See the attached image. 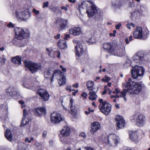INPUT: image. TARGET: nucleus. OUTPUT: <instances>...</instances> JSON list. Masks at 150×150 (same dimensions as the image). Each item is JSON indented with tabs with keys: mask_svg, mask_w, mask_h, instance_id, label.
<instances>
[{
	"mask_svg": "<svg viewBox=\"0 0 150 150\" xmlns=\"http://www.w3.org/2000/svg\"><path fill=\"white\" fill-rule=\"evenodd\" d=\"M68 21L67 20L61 19L60 20V28L61 30L64 29L67 27Z\"/></svg>",
	"mask_w": 150,
	"mask_h": 150,
	"instance_id": "25",
	"label": "nucleus"
},
{
	"mask_svg": "<svg viewBox=\"0 0 150 150\" xmlns=\"http://www.w3.org/2000/svg\"><path fill=\"white\" fill-rule=\"evenodd\" d=\"M126 89H124L120 92L122 97L126 96V93H128L130 95L137 94L140 92L142 88L141 85L138 83H135L129 78L126 84H124Z\"/></svg>",
	"mask_w": 150,
	"mask_h": 150,
	"instance_id": "1",
	"label": "nucleus"
},
{
	"mask_svg": "<svg viewBox=\"0 0 150 150\" xmlns=\"http://www.w3.org/2000/svg\"><path fill=\"white\" fill-rule=\"evenodd\" d=\"M94 83L91 81H88L86 83V86L89 91H92L93 89Z\"/></svg>",
	"mask_w": 150,
	"mask_h": 150,
	"instance_id": "31",
	"label": "nucleus"
},
{
	"mask_svg": "<svg viewBox=\"0 0 150 150\" xmlns=\"http://www.w3.org/2000/svg\"><path fill=\"white\" fill-rule=\"evenodd\" d=\"M58 45L60 49H64L67 47L66 42L63 40H60L58 41Z\"/></svg>",
	"mask_w": 150,
	"mask_h": 150,
	"instance_id": "24",
	"label": "nucleus"
},
{
	"mask_svg": "<svg viewBox=\"0 0 150 150\" xmlns=\"http://www.w3.org/2000/svg\"><path fill=\"white\" fill-rule=\"evenodd\" d=\"M144 54L142 52H139L136 54L133 57L132 59L134 62L140 63L144 59Z\"/></svg>",
	"mask_w": 150,
	"mask_h": 150,
	"instance_id": "15",
	"label": "nucleus"
},
{
	"mask_svg": "<svg viewBox=\"0 0 150 150\" xmlns=\"http://www.w3.org/2000/svg\"><path fill=\"white\" fill-rule=\"evenodd\" d=\"M50 118L52 122L53 123H58L63 121L64 119L63 116L56 112H53L51 114Z\"/></svg>",
	"mask_w": 150,
	"mask_h": 150,
	"instance_id": "12",
	"label": "nucleus"
},
{
	"mask_svg": "<svg viewBox=\"0 0 150 150\" xmlns=\"http://www.w3.org/2000/svg\"><path fill=\"white\" fill-rule=\"evenodd\" d=\"M121 24L119 23L118 24L116 25L115 26V28L116 29H119L120 27L121 26Z\"/></svg>",
	"mask_w": 150,
	"mask_h": 150,
	"instance_id": "45",
	"label": "nucleus"
},
{
	"mask_svg": "<svg viewBox=\"0 0 150 150\" xmlns=\"http://www.w3.org/2000/svg\"><path fill=\"white\" fill-rule=\"evenodd\" d=\"M115 98H118L122 97V96L121 95H118L117 94H116L115 95Z\"/></svg>",
	"mask_w": 150,
	"mask_h": 150,
	"instance_id": "56",
	"label": "nucleus"
},
{
	"mask_svg": "<svg viewBox=\"0 0 150 150\" xmlns=\"http://www.w3.org/2000/svg\"><path fill=\"white\" fill-rule=\"evenodd\" d=\"M33 112L36 115L40 116L45 114L46 110L45 108H38L33 109Z\"/></svg>",
	"mask_w": 150,
	"mask_h": 150,
	"instance_id": "20",
	"label": "nucleus"
},
{
	"mask_svg": "<svg viewBox=\"0 0 150 150\" xmlns=\"http://www.w3.org/2000/svg\"><path fill=\"white\" fill-rule=\"evenodd\" d=\"M69 32L70 34L74 35H78L81 33V30L79 27H75L71 28L69 30Z\"/></svg>",
	"mask_w": 150,
	"mask_h": 150,
	"instance_id": "21",
	"label": "nucleus"
},
{
	"mask_svg": "<svg viewBox=\"0 0 150 150\" xmlns=\"http://www.w3.org/2000/svg\"><path fill=\"white\" fill-rule=\"evenodd\" d=\"M110 53L115 56L121 57L125 55V52L120 45H114L112 50H110Z\"/></svg>",
	"mask_w": 150,
	"mask_h": 150,
	"instance_id": "9",
	"label": "nucleus"
},
{
	"mask_svg": "<svg viewBox=\"0 0 150 150\" xmlns=\"http://www.w3.org/2000/svg\"><path fill=\"white\" fill-rule=\"evenodd\" d=\"M26 44V40L24 39L23 40H20L18 44V45L20 47H22L24 46Z\"/></svg>",
	"mask_w": 150,
	"mask_h": 150,
	"instance_id": "35",
	"label": "nucleus"
},
{
	"mask_svg": "<svg viewBox=\"0 0 150 150\" xmlns=\"http://www.w3.org/2000/svg\"><path fill=\"white\" fill-rule=\"evenodd\" d=\"M145 120L144 116L142 114H139L136 118V124L138 126L142 127L144 125Z\"/></svg>",
	"mask_w": 150,
	"mask_h": 150,
	"instance_id": "16",
	"label": "nucleus"
},
{
	"mask_svg": "<svg viewBox=\"0 0 150 150\" xmlns=\"http://www.w3.org/2000/svg\"><path fill=\"white\" fill-rule=\"evenodd\" d=\"M5 136L6 138L10 141H11L12 139V136L11 133L8 129H7L6 130Z\"/></svg>",
	"mask_w": 150,
	"mask_h": 150,
	"instance_id": "30",
	"label": "nucleus"
},
{
	"mask_svg": "<svg viewBox=\"0 0 150 150\" xmlns=\"http://www.w3.org/2000/svg\"><path fill=\"white\" fill-rule=\"evenodd\" d=\"M71 131L70 128L67 126H65L61 130L60 134V141L64 142L66 140V137L70 134Z\"/></svg>",
	"mask_w": 150,
	"mask_h": 150,
	"instance_id": "11",
	"label": "nucleus"
},
{
	"mask_svg": "<svg viewBox=\"0 0 150 150\" xmlns=\"http://www.w3.org/2000/svg\"><path fill=\"white\" fill-rule=\"evenodd\" d=\"M86 150H94V149L88 147L86 149Z\"/></svg>",
	"mask_w": 150,
	"mask_h": 150,
	"instance_id": "63",
	"label": "nucleus"
},
{
	"mask_svg": "<svg viewBox=\"0 0 150 150\" xmlns=\"http://www.w3.org/2000/svg\"><path fill=\"white\" fill-rule=\"evenodd\" d=\"M110 79V78L108 77L107 76H105V78H102L101 79V81H103L105 82H108Z\"/></svg>",
	"mask_w": 150,
	"mask_h": 150,
	"instance_id": "36",
	"label": "nucleus"
},
{
	"mask_svg": "<svg viewBox=\"0 0 150 150\" xmlns=\"http://www.w3.org/2000/svg\"><path fill=\"white\" fill-rule=\"evenodd\" d=\"M52 72L50 70H46L44 73V77L46 79H50L52 76Z\"/></svg>",
	"mask_w": 150,
	"mask_h": 150,
	"instance_id": "32",
	"label": "nucleus"
},
{
	"mask_svg": "<svg viewBox=\"0 0 150 150\" xmlns=\"http://www.w3.org/2000/svg\"><path fill=\"white\" fill-rule=\"evenodd\" d=\"M68 1L70 2L74 3L76 1V0H68Z\"/></svg>",
	"mask_w": 150,
	"mask_h": 150,
	"instance_id": "55",
	"label": "nucleus"
},
{
	"mask_svg": "<svg viewBox=\"0 0 150 150\" xmlns=\"http://www.w3.org/2000/svg\"><path fill=\"white\" fill-rule=\"evenodd\" d=\"M128 25H129L131 26L133 28H134L135 27V25L132 23H128Z\"/></svg>",
	"mask_w": 150,
	"mask_h": 150,
	"instance_id": "52",
	"label": "nucleus"
},
{
	"mask_svg": "<svg viewBox=\"0 0 150 150\" xmlns=\"http://www.w3.org/2000/svg\"><path fill=\"white\" fill-rule=\"evenodd\" d=\"M32 12L34 13L36 15H38L40 13L39 11V10H37L35 8H34L33 9Z\"/></svg>",
	"mask_w": 150,
	"mask_h": 150,
	"instance_id": "39",
	"label": "nucleus"
},
{
	"mask_svg": "<svg viewBox=\"0 0 150 150\" xmlns=\"http://www.w3.org/2000/svg\"><path fill=\"white\" fill-rule=\"evenodd\" d=\"M70 38V35L69 34H65L64 35V39L65 40H68L69 38Z\"/></svg>",
	"mask_w": 150,
	"mask_h": 150,
	"instance_id": "46",
	"label": "nucleus"
},
{
	"mask_svg": "<svg viewBox=\"0 0 150 150\" xmlns=\"http://www.w3.org/2000/svg\"><path fill=\"white\" fill-rule=\"evenodd\" d=\"M107 90L105 89V90L103 91V92L102 93V95H104V94H105L106 93H107Z\"/></svg>",
	"mask_w": 150,
	"mask_h": 150,
	"instance_id": "57",
	"label": "nucleus"
},
{
	"mask_svg": "<svg viewBox=\"0 0 150 150\" xmlns=\"http://www.w3.org/2000/svg\"><path fill=\"white\" fill-rule=\"evenodd\" d=\"M79 11L81 8L86 9V13L88 17H92L98 12V8L95 4L91 1H83L79 6Z\"/></svg>",
	"mask_w": 150,
	"mask_h": 150,
	"instance_id": "2",
	"label": "nucleus"
},
{
	"mask_svg": "<svg viewBox=\"0 0 150 150\" xmlns=\"http://www.w3.org/2000/svg\"><path fill=\"white\" fill-rule=\"evenodd\" d=\"M23 114L22 119L21 122V126H24L28 122L29 120L27 118V116L28 115L27 113L26 110H24L23 111Z\"/></svg>",
	"mask_w": 150,
	"mask_h": 150,
	"instance_id": "22",
	"label": "nucleus"
},
{
	"mask_svg": "<svg viewBox=\"0 0 150 150\" xmlns=\"http://www.w3.org/2000/svg\"><path fill=\"white\" fill-rule=\"evenodd\" d=\"M12 61L15 64H20L21 63V58L18 56H17L12 59Z\"/></svg>",
	"mask_w": 150,
	"mask_h": 150,
	"instance_id": "33",
	"label": "nucleus"
},
{
	"mask_svg": "<svg viewBox=\"0 0 150 150\" xmlns=\"http://www.w3.org/2000/svg\"><path fill=\"white\" fill-rule=\"evenodd\" d=\"M64 73L62 72L59 70H55L53 74L52 75L51 78V82H52L54 81L53 79L54 76H56L57 79H59L58 81V83L60 86L64 85L66 83V79L65 76H64Z\"/></svg>",
	"mask_w": 150,
	"mask_h": 150,
	"instance_id": "6",
	"label": "nucleus"
},
{
	"mask_svg": "<svg viewBox=\"0 0 150 150\" xmlns=\"http://www.w3.org/2000/svg\"><path fill=\"white\" fill-rule=\"evenodd\" d=\"M104 142L109 146H115L119 141V138L115 134H109L106 138Z\"/></svg>",
	"mask_w": 150,
	"mask_h": 150,
	"instance_id": "8",
	"label": "nucleus"
},
{
	"mask_svg": "<svg viewBox=\"0 0 150 150\" xmlns=\"http://www.w3.org/2000/svg\"><path fill=\"white\" fill-rule=\"evenodd\" d=\"M78 92V90H76V91L75 92H73L72 93V94L74 95V96H75V94L76 93H77Z\"/></svg>",
	"mask_w": 150,
	"mask_h": 150,
	"instance_id": "61",
	"label": "nucleus"
},
{
	"mask_svg": "<svg viewBox=\"0 0 150 150\" xmlns=\"http://www.w3.org/2000/svg\"><path fill=\"white\" fill-rule=\"evenodd\" d=\"M144 71L145 69L142 67L135 65L131 70L132 76L134 79L139 80L143 76Z\"/></svg>",
	"mask_w": 150,
	"mask_h": 150,
	"instance_id": "3",
	"label": "nucleus"
},
{
	"mask_svg": "<svg viewBox=\"0 0 150 150\" xmlns=\"http://www.w3.org/2000/svg\"><path fill=\"white\" fill-rule=\"evenodd\" d=\"M61 8L62 10H64L65 11H67V8L65 6H62L61 7Z\"/></svg>",
	"mask_w": 150,
	"mask_h": 150,
	"instance_id": "51",
	"label": "nucleus"
},
{
	"mask_svg": "<svg viewBox=\"0 0 150 150\" xmlns=\"http://www.w3.org/2000/svg\"><path fill=\"white\" fill-rule=\"evenodd\" d=\"M81 96L83 97L84 98H86L88 96V94L85 92H83L81 94Z\"/></svg>",
	"mask_w": 150,
	"mask_h": 150,
	"instance_id": "43",
	"label": "nucleus"
},
{
	"mask_svg": "<svg viewBox=\"0 0 150 150\" xmlns=\"http://www.w3.org/2000/svg\"><path fill=\"white\" fill-rule=\"evenodd\" d=\"M22 12L19 9L16 10L15 12L16 16L17 18H20L22 20Z\"/></svg>",
	"mask_w": 150,
	"mask_h": 150,
	"instance_id": "34",
	"label": "nucleus"
},
{
	"mask_svg": "<svg viewBox=\"0 0 150 150\" xmlns=\"http://www.w3.org/2000/svg\"><path fill=\"white\" fill-rule=\"evenodd\" d=\"M80 135L83 137H86L84 133L81 134Z\"/></svg>",
	"mask_w": 150,
	"mask_h": 150,
	"instance_id": "64",
	"label": "nucleus"
},
{
	"mask_svg": "<svg viewBox=\"0 0 150 150\" xmlns=\"http://www.w3.org/2000/svg\"><path fill=\"white\" fill-rule=\"evenodd\" d=\"M114 45L109 43H105L103 44V45L104 49L108 51L110 53V50H112Z\"/></svg>",
	"mask_w": 150,
	"mask_h": 150,
	"instance_id": "26",
	"label": "nucleus"
},
{
	"mask_svg": "<svg viewBox=\"0 0 150 150\" xmlns=\"http://www.w3.org/2000/svg\"><path fill=\"white\" fill-rule=\"evenodd\" d=\"M47 134V132L46 131H44L42 133L43 137H46Z\"/></svg>",
	"mask_w": 150,
	"mask_h": 150,
	"instance_id": "49",
	"label": "nucleus"
},
{
	"mask_svg": "<svg viewBox=\"0 0 150 150\" xmlns=\"http://www.w3.org/2000/svg\"><path fill=\"white\" fill-rule=\"evenodd\" d=\"M142 32V28L141 27H137L134 32V36L136 38L144 39Z\"/></svg>",
	"mask_w": 150,
	"mask_h": 150,
	"instance_id": "17",
	"label": "nucleus"
},
{
	"mask_svg": "<svg viewBox=\"0 0 150 150\" xmlns=\"http://www.w3.org/2000/svg\"><path fill=\"white\" fill-rule=\"evenodd\" d=\"M7 95L13 97H18L19 96V93L13 87H10L6 90Z\"/></svg>",
	"mask_w": 150,
	"mask_h": 150,
	"instance_id": "14",
	"label": "nucleus"
},
{
	"mask_svg": "<svg viewBox=\"0 0 150 150\" xmlns=\"http://www.w3.org/2000/svg\"><path fill=\"white\" fill-rule=\"evenodd\" d=\"M125 41L127 44H129V41L128 39L127 38H126L125 39Z\"/></svg>",
	"mask_w": 150,
	"mask_h": 150,
	"instance_id": "59",
	"label": "nucleus"
},
{
	"mask_svg": "<svg viewBox=\"0 0 150 150\" xmlns=\"http://www.w3.org/2000/svg\"><path fill=\"white\" fill-rule=\"evenodd\" d=\"M23 86L25 88H29V87L28 86V83H27V81L25 82L24 83H23Z\"/></svg>",
	"mask_w": 150,
	"mask_h": 150,
	"instance_id": "42",
	"label": "nucleus"
},
{
	"mask_svg": "<svg viewBox=\"0 0 150 150\" xmlns=\"http://www.w3.org/2000/svg\"><path fill=\"white\" fill-rule=\"evenodd\" d=\"M89 99L91 100H96L98 96L95 91H90L89 93Z\"/></svg>",
	"mask_w": 150,
	"mask_h": 150,
	"instance_id": "28",
	"label": "nucleus"
},
{
	"mask_svg": "<svg viewBox=\"0 0 150 150\" xmlns=\"http://www.w3.org/2000/svg\"><path fill=\"white\" fill-rule=\"evenodd\" d=\"M66 89L67 91H69V92H71L72 91L71 89V86H68L66 88Z\"/></svg>",
	"mask_w": 150,
	"mask_h": 150,
	"instance_id": "41",
	"label": "nucleus"
},
{
	"mask_svg": "<svg viewBox=\"0 0 150 150\" xmlns=\"http://www.w3.org/2000/svg\"><path fill=\"white\" fill-rule=\"evenodd\" d=\"M88 110L90 112H93L94 111V110L93 109H91L90 108H88Z\"/></svg>",
	"mask_w": 150,
	"mask_h": 150,
	"instance_id": "54",
	"label": "nucleus"
},
{
	"mask_svg": "<svg viewBox=\"0 0 150 150\" xmlns=\"http://www.w3.org/2000/svg\"><path fill=\"white\" fill-rule=\"evenodd\" d=\"M22 20L23 21H27L30 16V14L27 10L22 11Z\"/></svg>",
	"mask_w": 150,
	"mask_h": 150,
	"instance_id": "23",
	"label": "nucleus"
},
{
	"mask_svg": "<svg viewBox=\"0 0 150 150\" xmlns=\"http://www.w3.org/2000/svg\"><path fill=\"white\" fill-rule=\"evenodd\" d=\"M121 5L120 0H112V6L114 8H119Z\"/></svg>",
	"mask_w": 150,
	"mask_h": 150,
	"instance_id": "29",
	"label": "nucleus"
},
{
	"mask_svg": "<svg viewBox=\"0 0 150 150\" xmlns=\"http://www.w3.org/2000/svg\"><path fill=\"white\" fill-rule=\"evenodd\" d=\"M18 103H20L21 104V105H23L24 104V102L22 100H19L18 101Z\"/></svg>",
	"mask_w": 150,
	"mask_h": 150,
	"instance_id": "58",
	"label": "nucleus"
},
{
	"mask_svg": "<svg viewBox=\"0 0 150 150\" xmlns=\"http://www.w3.org/2000/svg\"><path fill=\"white\" fill-rule=\"evenodd\" d=\"M49 5V3L48 1H47L43 3V8H45L46 7H47Z\"/></svg>",
	"mask_w": 150,
	"mask_h": 150,
	"instance_id": "40",
	"label": "nucleus"
},
{
	"mask_svg": "<svg viewBox=\"0 0 150 150\" xmlns=\"http://www.w3.org/2000/svg\"><path fill=\"white\" fill-rule=\"evenodd\" d=\"M16 38L18 40H21L28 38L30 35L28 30L25 28L16 27L14 28Z\"/></svg>",
	"mask_w": 150,
	"mask_h": 150,
	"instance_id": "4",
	"label": "nucleus"
},
{
	"mask_svg": "<svg viewBox=\"0 0 150 150\" xmlns=\"http://www.w3.org/2000/svg\"><path fill=\"white\" fill-rule=\"evenodd\" d=\"M33 140V137H31L30 139V140H29V141H28V142L29 143H30L31 142V141H32Z\"/></svg>",
	"mask_w": 150,
	"mask_h": 150,
	"instance_id": "60",
	"label": "nucleus"
},
{
	"mask_svg": "<svg viewBox=\"0 0 150 150\" xmlns=\"http://www.w3.org/2000/svg\"><path fill=\"white\" fill-rule=\"evenodd\" d=\"M75 45V50L76 57H79L84 52L83 45L79 41L75 40L74 41Z\"/></svg>",
	"mask_w": 150,
	"mask_h": 150,
	"instance_id": "10",
	"label": "nucleus"
},
{
	"mask_svg": "<svg viewBox=\"0 0 150 150\" xmlns=\"http://www.w3.org/2000/svg\"><path fill=\"white\" fill-rule=\"evenodd\" d=\"M38 93L45 101H47L49 97L47 92L45 89H40L38 91Z\"/></svg>",
	"mask_w": 150,
	"mask_h": 150,
	"instance_id": "18",
	"label": "nucleus"
},
{
	"mask_svg": "<svg viewBox=\"0 0 150 150\" xmlns=\"http://www.w3.org/2000/svg\"><path fill=\"white\" fill-rule=\"evenodd\" d=\"M98 102L100 103L99 108L101 112L106 115H108L111 111V105L106 101H103L102 99H99Z\"/></svg>",
	"mask_w": 150,
	"mask_h": 150,
	"instance_id": "5",
	"label": "nucleus"
},
{
	"mask_svg": "<svg viewBox=\"0 0 150 150\" xmlns=\"http://www.w3.org/2000/svg\"><path fill=\"white\" fill-rule=\"evenodd\" d=\"M5 61V59L3 57H0V62L1 63H4Z\"/></svg>",
	"mask_w": 150,
	"mask_h": 150,
	"instance_id": "48",
	"label": "nucleus"
},
{
	"mask_svg": "<svg viewBox=\"0 0 150 150\" xmlns=\"http://www.w3.org/2000/svg\"><path fill=\"white\" fill-rule=\"evenodd\" d=\"M60 34H58L57 35L54 36V38L56 39H59L60 38Z\"/></svg>",
	"mask_w": 150,
	"mask_h": 150,
	"instance_id": "47",
	"label": "nucleus"
},
{
	"mask_svg": "<svg viewBox=\"0 0 150 150\" xmlns=\"http://www.w3.org/2000/svg\"><path fill=\"white\" fill-rule=\"evenodd\" d=\"M129 138L133 141H136L138 138L137 133L136 132L131 131L129 134Z\"/></svg>",
	"mask_w": 150,
	"mask_h": 150,
	"instance_id": "27",
	"label": "nucleus"
},
{
	"mask_svg": "<svg viewBox=\"0 0 150 150\" xmlns=\"http://www.w3.org/2000/svg\"><path fill=\"white\" fill-rule=\"evenodd\" d=\"M91 132L93 134L100 128V126L98 122H95L91 124Z\"/></svg>",
	"mask_w": 150,
	"mask_h": 150,
	"instance_id": "19",
	"label": "nucleus"
},
{
	"mask_svg": "<svg viewBox=\"0 0 150 150\" xmlns=\"http://www.w3.org/2000/svg\"><path fill=\"white\" fill-rule=\"evenodd\" d=\"M116 93L117 94L120 93V91L117 88H116L115 89Z\"/></svg>",
	"mask_w": 150,
	"mask_h": 150,
	"instance_id": "53",
	"label": "nucleus"
},
{
	"mask_svg": "<svg viewBox=\"0 0 150 150\" xmlns=\"http://www.w3.org/2000/svg\"><path fill=\"white\" fill-rule=\"evenodd\" d=\"M57 54H58V55L57 56V57L58 58H60V52H57Z\"/></svg>",
	"mask_w": 150,
	"mask_h": 150,
	"instance_id": "62",
	"label": "nucleus"
},
{
	"mask_svg": "<svg viewBox=\"0 0 150 150\" xmlns=\"http://www.w3.org/2000/svg\"><path fill=\"white\" fill-rule=\"evenodd\" d=\"M24 64L32 73L36 72L37 70L40 69L42 68V66L40 64L31 61H25L24 62Z\"/></svg>",
	"mask_w": 150,
	"mask_h": 150,
	"instance_id": "7",
	"label": "nucleus"
},
{
	"mask_svg": "<svg viewBox=\"0 0 150 150\" xmlns=\"http://www.w3.org/2000/svg\"><path fill=\"white\" fill-rule=\"evenodd\" d=\"M139 12L137 11H135L133 12L132 14L134 17H136L138 16V14H139Z\"/></svg>",
	"mask_w": 150,
	"mask_h": 150,
	"instance_id": "38",
	"label": "nucleus"
},
{
	"mask_svg": "<svg viewBox=\"0 0 150 150\" xmlns=\"http://www.w3.org/2000/svg\"><path fill=\"white\" fill-rule=\"evenodd\" d=\"M79 86V84L77 83H76L75 84H74L72 86L74 88H78Z\"/></svg>",
	"mask_w": 150,
	"mask_h": 150,
	"instance_id": "50",
	"label": "nucleus"
},
{
	"mask_svg": "<svg viewBox=\"0 0 150 150\" xmlns=\"http://www.w3.org/2000/svg\"><path fill=\"white\" fill-rule=\"evenodd\" d=\"M8 26L9 27L13 28L14 27L15 25L14 24L10 22L8 24Z\"/></svg>",
	"mask_w": 150,
	"mask_h": 150,
	"instance_id": "44",
	"label": "nucleus"
},
{
	"mask_svg": "<svg viewBox=\"0 0 150 150\" xmlns=\"http://www.w3.org/2000/svg\"><path fill=\"white\" fill-rule=\"evenodd\" d=\"M115 120L117 129L124 127L125 124V122L122 117L119 115L117 116L115 118Z\"/></svg>",
	"mask_w": 150,
	"mask_h": 150,
	"instance_id": "13",
	"label": "nucleus"
},
{
	"mask_svg": "<svg viewBox=\"0 0 150 150\" xmlns=\"http://www.w3.org/2000/svg\"><path fill=\"white\" fill-rule=\"evenodd\" d=\"M73 100L72 99H71L70 100V103H69V106H70V109L71 110H73Z\"/></svg>",
	"mask_w": 150,
	"mask_h": 150,
	"instance_id": "37",
	"label": "nucleus"
}]
</instances>
